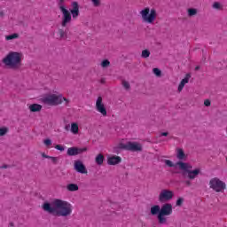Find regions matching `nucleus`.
<instances>
[{
  "label": "nucleus",
  "instance_id": "nucleus-1",
  "mask_svg": "<svg viewBox=\"0 0 227 227\" xmlns=\"http://www.w3.org/2000/svg\"><path fill=\"white\" fill-rule=\"evenodd\" d=\"M42 208L44 212L52 214L57 217H68V215H72L74 210L70 202L59 199H55L51 203L44 202Z\"/></svg>",
  "mask_w": 227,
  "mask_h": 227
},
{
  "label": "nucleus",
  "instance_id": "nucleus-2",
  "mask_svg": "<svg viewBox=\"0 0 227 227\" xmlns=\"http://www.w3.org/2000/svg\"><path fill=\"white\" fill-rule=\"evenodd\" d=\"M59 10L63 14L61 22L62 27H67V24H70L72 22V17L73 19H77V17H79L80 14L79 3L77 2L72 3V9L70 10V12L67 9V6L63 4L59 5Z\"/></svg>",
  "mask_w": 227,
  "mask_h": 227
},
{
  "label": "nucleus",
  "instance_id": "nucleus-3",
  "mask_svg": "<svg viewBox=\"0 0 227 227\" xmlns=\"http://www.w3.org/2000/svg\"><path fill=\"white\" fill-rule=\"evenodd\" d=\"M178 168L183 171V176H187L190 180H194L200 175V168H195L192 170V165L187 162L179 161L176 163Z\"/></svg>",
  "mask_w": 227,
  "mask_h": 227
},
{
  "label": "nucleus",
  "instance_id": "nucleus-4",
  "mask_svg": "<svg viewBox=\"0 0 227 227\" xmlns=\"http://www.w3.org/2000/svg\"><path fill=\"white\" fill-rule=\"evenodd\" d=\"M2 62L5 67H9V68H17L22 62V58L20 52L11 51L3 59Z\"/></svg>",
  "mask_w": 227,
  "mask_h": 227
},
{
  "label": "nucleus",
  "instance_id": "nucleus-5",
  "mask_svg": "<svg viewBox=\"0 0 227 227\" xmlns=\"http://www.w3.org/2000/svg\"><path fill=\"white\" fill-rule=\"evenodd\" d=\"M63 100L66 102V106L70 104V99L64 98L63 94H49L43 98V104H49L50 106H59V104H63Z\"/></svg>",
  "mask_w": 227,
  "mask_h": 227
},
{
  "label": "nucleus",
  "instance_id": "nucleus-6",
  "mask_svg": "<svg viewBox=\"0 0 227 227\" xmlns=\"http://www.w3.org/2000/svg\"><path fill=\"white\" fill-rule=\"evenodd\" d=\"M140 15L144 22L153 24L155 19H157V11L155 9L150 10V7H145L144 10L140 11Z\"/></svg>",
  "mask_w": 227,
  "mask_h": 227
},
{
  "label": "nucleus",
  "instance_id": "nucleus-7",
  "mask_svg": "<svg viewBox=\"0 0 227 227\" xmlns=\"http://www.w3.org/2000/svg\"><path fill=\"white\" fill-rule=\"evenodd\" d=\"M209 187L215 191V192H224V191H226V183L221 181L219 177H215L210 179Z\"/></svg>",
  "mask_w": 227,
  "mask_h": 227
},
{
  "label": "nucleus",
  "instance_id": "nucleus-8",
  "mask_svg": "<svg viewBox=\"0 0 227 227\" xmlns=\"http://www.w3.org/2000/svg\"><path fill=\"white\" fill-rule=\"evenodd\" d=\"M175 196V192L168 189H163L160 191L158 200L160 203H167V201H171L173 197Z\"/></svg>",
  "mask_w": 227,
  "mask_h": 227
},
{
  "label": "nucleus",
  "instance_id": "nucleus-9",
  "mask_svg": "<svg viewBox=\"0 0 227 227\" xmlns=\"http://www.w3.org/2000/svg\"><path fill=\"white\" fill-rule=\"evenodd\" d=\"M119 148H121V150H128L129 152H141V150H143V145L136 143H121Z\"/></svg>",
  "mask_w": 227,
  "mask_h": 227
},
{
  "label": "nucleus",
  "instance_id": "nucleus-10",
  "mask_svg": "<svg viewBox=\"0 0 227 227\" xmlns=\"http://www.w3.org/2000/svg\"><path fill=\"white\" fill-rule=\"evenodd\" d=\"M160 214L165 215L166 217L173 215V205L171 203H164L160 207Z\"/></svg>",
  "mask_w": 227,
  "mask_h": 227
},
{
  "label": "nucleus",
  "instance_id": "nucleus-11",
  "mask_svg": "<svg viewBox=\"0 0 227 227\" xmlns=\"http://www.w3.org/2000/svg\"><path fill=\"white\" fill-rule=\"evenodd\" d=\"M96 109L98 113H100L103 116H107V109L106 106L102 102V97H98L96 101Z\"/></svg>",
  "mask_w": 227,
  "mask_h": 227
},
{
  "label": "nucleus",
  "instance_id": "nucleus-12",
  "mask_svg": "<svg viewBox=\"0 0 227 227\" xmlns=\"http://www.w3.org/2000/svg\"><path fill=\"white\" fill-rule=\"evenodd\" d=\"M106 162L108 166H118L121 164V158L118 155H111L107 157Z\"/></svg>",
  "mask_w": 227,
  "mask_h": 227
},
{
  "label": "nucleus",
  "instance_id": "nucleus-13",
  "mask_svg": "<svg viewBox=\"0 0 227 227\" xmlns=\"http://www.w3.org/2000/svg\"><path fill=\"white\" fill-rule=\"evenodd\" d=\"M74 169L77 173H82V175L88 174V170L86 169V166L81 160L74 161Z\"/></svg>",
  "mask_w": 227,
  "mask_h": 227
},
{
  "label": "nucleus",
  "instance_id": "nucleus-14",
  "mask_svg": "<svg viewBox=\"0 0 227 227\" xmlns=\"http://www.w3.org/2000/svg\"><path fill=\"white\" fill-rule=\"evenodd\" d=\"M84 152H88L87 147H83V148L71 147L67 149V155L69 156L79 155V153H82Z\"/></svg>",
  "mask_w": 227,
  "mask_h": 227
},
{
  "label": "nucleus",
  "instance_id": "nucleus-15",
  "mask_svg": "<svg viewBox=\"0 0 227 227\" xmlns=\"http://www.w3.org/2000/svg\"><path fill=\"white\" fill-rule=\"evenodd\" d=\"M191 79V74H186L185 77L180 82L178 85V91H182L185 85L189 82V80Z\"/></svg>",
  "mask_w": 227,
  "mask_h": 227
},
{
  "label": "nucleus",
  "instance_id": "nucleus-16",
  "mask_svg": "<svg viewBox=\"0 0 227 227\" xmlns=\"http://www.w3.org/2000/svg\"><path fill=\"white\" fill-rule=\"evenodd\" d=\"M29 110L31 113H40L42 111V105L32 104L29 106Z\"/></svg>",
  "mask_w": 227,
  "mask_h": 227
},
{
  "label": "nucleus",
  "instance_id": "nucleus-17",
  "mask_svg": "<svg viewBox=\"0 0 227 227\" xmlns=\"http://www.w3.org/2000/svg\"><path fill=\"white\" fill-rule=\"evenodd\" d=\"M106 160V157H104V154L99 153L95 158V162L98 164V166H102L104 164V160Z\"/></svg>",
  "mask_w": 227,
  "mask_h": 227
},
{
  "label": "nucleus",
  "instance_id": "nucleus-18",
  "mask_svg": "<svg viewBox=\"0 0 227 227\" xmlns=\"http://www.w3.org/2000/svg\"><path fill=\"white\" fill-rule=\"evenodd\" d=\"M160 214V206L154 205L151 207V215H159Z\"/></svg>",
  "mask_w": 227,
  "mask_h": 227
},
{
  "label": "nucleus",
  "instance_id": "nucleus-19",
  "mask_svg": "<svg viewBox=\"0 0 227 227\" xmlns=\"http://www.w3.org/2000/svg\"><path fill=\"white\" fill-rule=\"evenodd\" d=\"M67 189L70 192H75V191H79V185L76 184H69L67 185Z\"/></svg>",
  "mask_w": 227,
  "mask_h": 227
},
{
  "label": "nucleus",
  "instance_id": "nucleus-20",
  "mask_svg": "<svg viewBox=\"0 0 227 227\" xmlns=\"http://www.w3.org/2000/svg\"><path fill=\"white\" fill-rule=\"evenodd\" d=\"M71 132L72 134H79V124L77 122L71 123Z\"/></svg>",
  "mask_w": 227,
  "mask_h": 227
},
{
  "label": "nucleus",
  "instance_id": "nucleus-21",
  "mask_svg": "<svg viewBox=\"0 0 227 227\" xmlns=\"http://www.w3.org/2000/svg\"><path fill=\"white\" fill-rule=\"evenodd\" d=\"M157 218H158V223L160 224H166V223H168V219L166 218V215H164L159 214L157 215Z\"/></svg>",
  "mask_w": 227,
  "mask_h": 227
},
{
  "label": "nucleus",
  "instance_id": "nucleus-22",
  "mask_svg": "<svg viewBox=\"0 0 227 227\" xmlns=\"http://www.w3.org/2000/svg\"><path fill=\"white\" fill-rule=\"evenodd\" d=\"M176 157L179 160H184V159H185V153H184V149H177Z\"/></svg>",
  "mask_w": 227,
  "mask_h": 227
},
{
  "label": "nucleus",
  "instance_id": "nucleus-23",
  "mask_svg": "<svg viewBox=\"0 0 227 227\" xmlns=\"http://www.w3.org/2000/svg\"><path fill=\"white\" fill-rule=\"evenodd\" d=\"M187 12L189 17H194V15H198V9L196 8H189Z\"/></svg>",
  "mask_w": 227,
  "mask_h": 227
},
{
  "label": "nucleus",
  "instance_id": "nucleus-24",
  "mask_svg": "<svg viewBox=\"0 0 227 227\" xmlns=\"http://www.w3.org/2000/svg\"><path fill=\"white\" fill-rule=\"evenodd\" d=\"M153 74H154V75H156V77H161L162 76V71L157 67H154L153 69Z\"/></svg>",
  "mask_w": 227,
  "mask_h": 227
},
{
  "label": "nucleus",
  "instance_id": "nucleus-25",
  "mask_svg": "<svg viewBox=\"0 0 227 227\" xmlns=\"http://www.w3.org/2000/svg\"><path fill=\"white\" fill-rule=\"evenodd\" d=\"M18 37H19V34L14 33V34H12V35H6V36H5V39H6L7 41H10V40H15V39L18 38Z\"/></svg>",
  "mask_w": 227,
  "mask_h": 227
},
{
  "label": "nucleus",
  "instance_id": "nucleus-26",
  "mask_svg": "<svg viewBox=\"0 0 227 227\" xmlns=\"http://www.w3.org/2000/svg\"><path fill=\"white\" fill-rule=\"evenodd\" d=\"M9 129L7 127L0 128V137L6 136L8 134Z\"/></svg>",
  "mask_w": 227,
  "mask_h": 227
},
{
  "label": "nucleus",
  "instance_id": "nucleus-27",
  "mask_svg": "<svg viewBox=\"0 0 227 227\" xmlns=\"http://www.w3.org/2000/svg\"><path fill=\"white\" fill-rule=\"evenodd\" d=\"M59 35L60 38H67V30H63V29L59 28Z\"/></svg>",
  "mask_w": 227,
  "mask_h": 227
},
{
  "label": "nucleus",
  "instance_id": "nucleus-28",
  "mask_svg": "<svg viewBox=\"0 0 227 227\" xmlns=\"http://www.w3.org/2000/svg\"><path fill=\"white\" fill-rule=\"evenodd\" d=\"M111 65V62L108 60V59H104L102 62H101V67L103 68H107V67H109Z\"/></svg>",
  "mask_w": 227,
  "mask_h": 227
},
{
  "label": "nucleus",
  "instance_id": "nucleus-29",
  "mask_svg": "<svg viewBox=\"0 0 227 227\" xmlns=\"http://www.w3.org/2000/svg\"><path fill=\"white\" fill-rule=\"evenodd\" d=\"M142 58H150V51L149 50H144L142 51Z\"/></svg>",
  "mask_w": 227,
  "mask_h": 227
},
{
  "label": "nucleus",
  "instance_id": "nucleus-30",
  "mask_svg": "<svg viewBox=\"0 0 227 227\" xmlns=\"http://www.w3.org/2000/svg\"><path fill=\"white\" fill-rule=\"evenodd\" d=\"M184 205V198H178L176 201V207H182Z\"/></svg>",
  "mask_w": 227,
  "mask_h": 227
},
{
  "label": "nucleus",
  "instance_id": "nucleus-31",
  "mask_svg": "<svg viewBox=\"0 0 227 227\" xmlns=\"http://www.w3.org/2000/svg\"><path fill=\"white\" fill-rule=\"evenodd\" d=\"M122 86L126 90H130V83L125 80L122 81Z\"/></svg>",
  "mask_w": 227,
  "mask_h": 227
},
{
  "label": "nucleus",
  "instance_id": "nucleus-32",
  "mask_svg": "<svg viewBox=\"0 0 227 227\" xmlns=\"http://www.w3.org/2000/svg\"><path fill=\"white\" fill-rule=\"evenodd\" d=\"M213 8H214L215 10H221V4H220L219 2H215V3L213 4Z\"/></svg>",
  "mask_w": 227,
  "mask_h": 227
},
{
  "label": "nucleus",
  "instance_id": "nucleus-33",
  "mask_svg": "<svg viewBox=\"0 0 227 227\" xmlns=\"http://www.w3.org/2000/svg\"><path fill=\"white\" fill-rule=\"evenodd\" d=\"M166 166H168V168H173L175 165L173 164V161L169 160H165Z\"/></svg>",
  "mask_w": 227,
  "mask_h": 227
},
{
  "label": "nucleus",
  "instance_id": "nucleus-34",
  "mask_svg": "<svg viewBox=\"0 0 227 227\" xmlns=\"http://www.w3.org/2000/svg\"><path fill=\"white\" fill-rule=\"evenodd\" d=\"M90 1H91L92 4L94 6H96V8L100 6V0H90Z\"/></svg>",
  "mask_w": 227,
  "mask_h": 227
},
{
  "label": "nucleus",
  "instance_id": "nucleus-35",
  "mask_svg": "<svg viewBox=\"0 0 227 227\" xmlns=\"http://www.w3.org/2000/svg\"><path fill=\"white\" fill-rule=\"evenodd\" d=\"M50 159L51 160V162H53V164H58V157H52V156H50Z\"/></svg>",
  "mask_w": 227,
  "mask_h": 227
},
{
  "label": "nucleus",
  "instance_id": "nucleus-36",
  "mask_svg": "<svg viewBox=\"0 0 227 227\" xmlns=\"http://www.w3.org/2000/svg\"><path fill=\"white\" fill-rule=\"evenodd\" d=\"M204 106H206V107H210V106H211L210 99H206L204 101Z\"/></svg>",
  "mask_w": 227,
  "mask_h": 227
},
{
  "label": "nucleus",
  "instance_id": "nucleus-37",
  "mask_svg": "<svg viewBox=\"0 0 227 227\" xmlns=\"http://www.w3.org/2000/svg\"><path fill=\"white\" fill-rule=\"evenodd\" d=\"M55 148H56L57 150H59L60 152H63V150H65V148H64L63 146H61L60 145H55Z\"/></svg>",
  "mask_w": 227,
  "mask_h": 227
},
{
  "label": "nucleus",
  "instance_id": "nucleus-38",
  "mask_svg": "<svg viewBox=\"0 0 227 227\" xmlns=\"http://www.w3.org/2000/svg\"><path fill=\"white\" fill-rule=\"evenodd\" d=\"M42 157H43V159H51V156L45 154V153H42Z\"/></svg>",
  "mask_w": 227,
  "mask_h": 227
},
{
  "label": "nucleus",
  "instance_id": "nucleus-39",
  "mask_svg": "<svg viewBox=\"0 0 227 227\" xmlns=\"http://www.w3.org/2000/svg\"><path fill=\"white\" fill-rule=\"evenodd\" d=\"M65 130H67L68 132V130H71V127L69 124L65 126Z\"/></svg>",
  "mask_w": 227,
  "mask_h": 227
},
{
  "label": "nucleus",
  "instance_id": "nucleus-40",
  "mask_svg": "<svg viewBox=\"0 0 227 227\" xmlns=\"http://www.w3.org/2000/svg\"><path fill=\"white\" fill-rule=\"evenodd\" d=\"M160 136H163L166 137L169 136V133L168 132H161Z\"/></svg>",
  "mask_w": 227,
  "mask_h": 227
},
{
  "label": "nucleus",
  "instance_id": "nucleus-41",
  "mask_svg": "<svg viewBox=\"0 0 227 227\" xmlns=\"http://www.w3.org/2000/svg\"><path fill=\"white\" fill-rule=\"evenodd\" d=\"M43 143H52V140H51V138H46L43 141Z\"/></svg>",
  "mask_w": 227,
  "mask_h": 227
},
{
  "label": "nucleus",
  "instance_id": "nucleus-42",
  "mask_svg": "<svg viewBox=\"0 0 227 227\" xmlns=\"http://www.w3.org/2000/svg\"><path fill=\"white\" fill-rule=\"evenodd\" d=\"M185 184L188 186V187H191V182L189 180L185 181Z\"/></svg>",
  "mask_w": 227,
  "mask_h": 227
},
{
  "label": "nucleus",
  "instance_id": "nucleus-43",
  "mask_svg": "<svg viewBox=\"0 0 227 227\" xmlns=\"http://www.w3.org/2000/svg\"><path fill=\"white\" fill-rule=\"evenodd\" d=\"M0 168H1V169H6V168H8V165H4V166H1Z\"/></svg>",
  "mask_w": 227,
  "mask_h": 227
},
{
  "label": "nucleus",
  "instance_id": "nucleus-44",
  "mask_svg": "<svg viewBox=\"0 0 227 227\" xmlns=\"http://www.w3.org/2000/svg\"><path fill=\"white\" fill-rule=\"evenodd\" d=\"M51 145H52L51 143H45V145L47 146V148H49V146H51Z\"/></svg>",
  "mask_w": 227,
  "mask_h": 227
},
{
  "label": "nucleus",
  "instance_id": "nucleus-45",
  "mask_svg": "<svg viewBox=\"0 0 227 227\" xmlns=\"http://www.w3.org/2000/svg\"><path fill=\"white\" fill-rule=\"evenodd\" d=\"M0 17H4V12H0Z\"/></svg>",
  "mask_w": 227,
  "mask_h": 227
},
{
  "label": "nucleus",
  "instance_id": "nucleus-46",
  "mask_svg": "<svg viewBox=\"0 0 227 227\" xmlns=\"http://www.w3.org/2000/svg\"><path fill=\"white\" fill-rule=\"evenodd\" d=\"M200 66H197L196 67H195V71H198V70H200Z\"/></svg>",
  "mask_w": 227,
  "mask_h": 227
},
{
  "label": "nucleus",
  "instance_id": "nucleus-47",
  "mask_svg": "<svg viewBox=\"0 0 227 227\" xmlns=\"http://www.w3.org/2000/svg\"><path fill=\"white\" fill-rule=\"evenodd\" d=\"M101 82H102V83H104V82H105L104 79H103V80H101Z\"/></svg>",
  "mask_w": 227,
  "mask_h": 227
},
{
  "label": "nucleus",
  "instance_id": "nucleus-48",
  "mask_svg": "<svg viewBox=\"0 0 227 227\" xmlns=\"http://www.w3.org/2000/svg\"><path fill=\"white\" fill-rule=\"evenodd\" d=\"M126 143H132V141H126Z\"/></svg>",
  "mask_w": 227,
  "mask_h": 227
},
{
  "label": "nucleus",
  "instance_id": "nucleus-49",
  "mask_svg": "<svg viewBox=\"0 0 227 227\" xmlns=\"http://www.w3.org/2000/svg\"><path fill=\"white\" fill-rule=\"evenodd\" d=\"M60 1V3H63V1H65V0H59Z\"/></svg>",
  "mask_w": 227,
  "mask_h": 227
},
{
  "label": "nucleus",
  "instance_id": "nucleus-50",
  "mask_svg": "<svg viewBox=\"0 0 227 227\" xmlns=\"http://www.w3.org/2000/svg\"><path fill=\"white\" fill-rule=\"evenodd\" d=\"M147 142H148V143H150V140H149V139H147Z\"/></svg>",
  "mask_w": 227,
  "mask_h": 227
}]
</instances>
